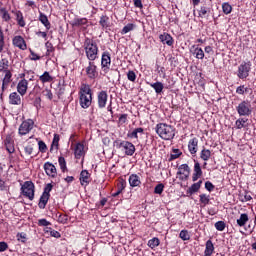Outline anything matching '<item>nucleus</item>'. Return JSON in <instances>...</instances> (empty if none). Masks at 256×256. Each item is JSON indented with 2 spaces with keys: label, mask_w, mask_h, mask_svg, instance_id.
<instances>
[{
  "label": "nucleus",
  "mask_w": 256,
  "mask_h": 256,
  "mask_svg": "<svg viewBox=\"0 0 256 256\" xmlns=\"http://www.w3.org/2000/svg\"><path fill=\"white\" fill-rule=\"evenodd\" d=\"M127 79H128V81L135 83V81H137V74H135V71L129 70L127 72Z\"/></svg>",
  "instance_id": "obj_50"
},
{
  "label": "nucleus",
  "mask_w": 256,
  "mask_h": 256,
  "mask_svg": "<svg viewBox=\"0 0 256 256\" xmlns=\"http://www.w3.org/2000/svg\"><path fill=\"white\" fill-rule=\"evenodd\" d=\"M179 237L182 239V241H189V239H191V235L189 234L188 230H181Z\"/></svg>",
  "instance_id": "obj_49"
},
{
  "label": "nucleus",
  "mask_w": 256,
  "mask_h": 256,
  "mask_svg": "<svg viewBox=\"0 0 256 256\" xmlns=\"http://www.w3.org/2000/svg\"><path fill=\"white\" fill-rule=\"evenodd\" d=\"M202 184H203L202 180L192 184L191 187L188 189V193H190V195H193V193H197V191L201 189Z\"/></svg>",
  "instance_id": "obj_37"
},
{
  "label": "nucleus",
  "mask_w": 256,
  "mask_h": 256,
  "mask_svg": "<svg viewBox=\"0 0 256 256\" xmlns=\"http://www.w3.org/2000/svg\"><path fill=\"white\" fill-rule=\"evenodd\" d=\"M222 10L224 15H230L231 11H233V6H231V4H229V2H224L222 4Z\"/></svg>",
  "instance_id": "obj_45"
},
{
  "label": "nucleus",
  "mask_w": 256,
  "mask_h": 256,
  "mask_svg": "<svg viewBox=\"0 0 256 256\" xmlns=\"http://www.w3.org/2000/svg\"><path fill=\"white\" fill-rule=\"evenodd\" d=\"M51 191H53V184H51V183L46 184V186L44 187L43 194L51 195Z\"/></svg>",
  "instance_id": "obj_61"
},
{
  "label": "nucleus",
  "mask_w": 256,
  "mask_h": 256,
  "mask_svg": "<svg viewBox=\"0 0 256 256\" xmlns=\"http://www.w3.org/2000/svg\"><path fill=\"white\" fill-rule=\"evenodd\" d=\"M39 21L42 23V25H44V27H46L47 31L51 29V22H49V18H47V15L42 12H40Z\"/></svg>",
  "instance_id": "obj_31"
},
{
  "label": "nucleus",
  "mask_w": 256,
  "mask_h": 256,
  "mask_svg": "<svg viewBox=\"0 0 256 256\" xmlns=\"http://www.w3.org/2000/svg\"><path fill=\"white\" fill-rule=\"evenodd\" d=\"M58 163H59L61 171L65 172V170L67 169V162L65 161V158L59 157Z\"/></svg>",
  "instance_id": "obj_52"
},
{
  "label": "nucleus",
  "mask_w": 256,
  "mask_h": 256,
  "mask_svg": "<svg viewBox=\"0 0 256 256\" xmlns=\"http://www.w3.org/2000/svg\"><path fill=\"white\" fill-rule=\"evenodd\" d=\"M183 153L179 149H173L170 154V161H175V159H179Z\"/></svg>",
  "instance_id": "obj_47"
},
{
  "label": "nucleus",
  "mask_w": 256,
  "mask_h": 256,
  "mask_svg": "<svg viewBox=\"0 0 256 256\" xmlns=\"http://www.w3.org/2000/svg\"><path fill=\"white\" fill-rule=\"evenodd\" d=\"M91 174H89V171L82 170L80 173V183L81 185L87 186L90 183Z\"/></svg>",
  "instance_id": "obj_24"
},
{
  "label": "nucleus",
  "mask_w": 256,
  "mask_h": 256,
  "mask_svg": "<svg viewBox=\"0 0 256 256\" xmlns=\"http://www.w3.org/2000/svg\"><path fill=\"white\" fill-rule=\"evenodd\" d=\"M0 73H11V70H9V60H7V58H2L0 60Z\"/></svg>",
  "instance_id": "obj_28"
},
{
  "label": "nucleus",
  "mask_w": 256,
  "mask_h": 256,
  "mask_svg": "<svg viewBox=\"0 0 256 256\" xmlns=\"http://www.w3.org/2000/svg\"><path fill=\"white\" fill-rule=\"evenodd\" d=\"M38 149L40 153H47V144H45L43 140H40L38 142Z\"/></svg>",
  "instance_id": "obj_54"
},
{
  "label": "nucleus",
  "mask_w": 256,
  "mask_h": 256,
  "mask_svg": "<svg viewBox=\"0 0 256 256\" xmlns=\"http://www.w3.org/2000/svg\"><path fill=\"white\" fill-rule=\"evenodd\" d=\"M247 91H249V89L247 87H245V85H241V86L237 87V89H236V93L238 95H245V93H247Z\"/></svg>",
  "instance_id": "obj_57"
},
{
  "label": "nucleus",
  "mask_w": 256,
  "mask_h": 256,
  "mask_svg": "<svg viewBox=\"0 0 256 256\" xmlns=\"http://www.w3.org/2000/svg\"><path fill=\"white\" fill-rule=\"evenodd\" d=\"M203 175V170H201V164L199 162H195L194 164V173L192 176V181H197Z\"/></svg>",
  "instance_id": "obj_23"
},
{
  "label": "nucleus",
  "mask_w": 256,
  "mask_h": 256,
  "mask_svg": "<svg viewBox=\"0 0 256 256\" xmlns=\"http://www.w3.org/2000/svg\"><path fill=\"white\" fill-rule=\"evenodd\" d=\"M143 128H135L132 132L127 134L130 139H139V135H143Z\"/></svg>",
  "instance_id": "obj_33"
},
{
  "label": "nucleus",
  "mask_w": 256,
  "mask_h": 256,
  "mask_svg": "<svg viewBox=\"0 0 256 256\" xmlns=\"http://www.w3.org/2000/svg\"><path fill=\"white\" fill-rule=\"evenodd\" d=\"M247 121H249V119L247 118H239L235 121V127L236 129H245V127H247Z\"/></svg>",
  "instance_id": "obj_36"
},
{
  "label": "nucleus",
  "mask_w": 256,
  "mask_h": 256,
  "mask_svg": "<svg viewBox=\"0 0 256 256\" xmlns=\"http://www.w3.org/2000/svg\"><path fill=\"white\" fill-rule=\"evenodd\" d=\"M101 68L104 73H109V69H111V54L107 51L102 53Z\"/></svg>",
  "instance_id": "obj_11"
},
{
  "label": "nucleus",
  "mask_w": 256,
  "mask_h": 256,
  "mask_svg": "<svg viewBox=\"0 0 256 256\" xmlns=\"http://www.w3.org/2000/svg\"><path fill=\"white\" fill-rule=\"evenodd\" d=\"M44 170L48 177H51L52 179H55V177H57V168L55 167V165H53V163L46 162L44 164Z\"/></svg>",
  "instance_id": "obj_18"
},
{
  "label": "nucleus",
  "mask_w": 256,
  "mask_h": 256,
  "mask_svg": "<svg viewBox=\"0 0 256 256\" xmlns=\"http://www.w3.org/2000/svg\"><path fill=\"white\" fill-rule=\"evenodd\" d=\"M16 89L19 95L24 97V95H27V90L29 89V81L27 79L19 80Z\"/></svg>",
  "instance_id": "obj_16"
},
{
  "label": "nucleus",
  "mask_w": 256,
  "mask_h": 256,
  "mask_svg": "<svg viewBox=\"0 0 256 256\" xmlns=\"http://www.w3.org/2000/svg\"><path fill=\"white\" fill-rule=\"evenodd\" d=\"M21 195L23 197H26V199H29L30 201H33L35 199V184L33 181H25L20 188Z\"/></svg>",
  "instance_id": "obj_5"
},
{
  "label": "nucleus",
  "mask_w": 256,
  "mask_h": 256,
  "mask_svg": "<svg viewBox=\"0 0 256 256\" xmlns=\"http://www.w3.org/2000/svg\"><path fill=\"white\" fill-rule=\"evenodd\" d=\"M56 217V221L58 223H62V225H65V223H67V221H69V217L65 214H61L60 212H57L55 214Z\"/></svg>",
  "instance_id": "obj_40"
},
{
  "label": "nucleus",
  "mask_w": 256,
  "mask_h": 256,
  "mask_svg": "<svg viewBox=\"0 0 256 256\" xmlns=\"http://www.w3.org/2000/svg\"><path fill=\"white\" fill-rule=\"evenodd\" d=\"M17 237V241H20L21 243H26L27 242V234L22 232V233H18L16 235Z\"/></svg>",
  "instance_id": "obj_55"
},
{
  "label": "nucleus",
  "mask_w": 256,
  "mask_h": 256,
  "mask_svg": "<svg viewBox=\"0 0 256 256\" xmlns=\"http://www.w3.org/2000/svg\"><path fill=\"white\" fill-rule=\"evenodd\" d=\"M79 103L82 109H89L91 103H93V90L89 84H81L80 90L78 92Z\"/></svg>",
  "instance_id": "obj_1"
},
{
  "label": "nucleus",
  "mask_w": 256,
  "mask_h": 256,
  "mask_svg": "<svg viewBox=\"0 0 256 256\" xmlns=\"http://www.w3.org/2000/svg\"><path fill=\"white\" fill-rule=\"evenodd\" d=\"M30 52V60L31 61H39L41 59V56H39L37 53H35L32 49H29Z\"/></svg>",
  "instance_id": "obj_62"
},
{
  "label": "nucleus",
  "mask_w": 256,
  "mask_h": 256,
  "mask_svg": "<svg viewBox=\"0 0 256 256\" xmlns=\"http://www.w3.org/2000/svg\"><path fill=\"white\" fill-rule=\"evenodd\" d=\"M211 9L207 6H201L198 10V15L201 17V19H204V17H207V13H210Z\"/></svg>",
  "instance_id": "obj_44"
},
{
  "label": "nucleus",
  "mask_w": 256,
  "mask_h": 256,
  "mask_svg": "<svg viewBox=\"0 0 256 256\" xmlns=\"http://www.w3.org/2000/svg\"><path fill=\"white\" fill-rule=\"evenodd\" d=\"M236 111L240 117H249L253 113V106L249 100H243L236 107Z\"/></svg>",
  "instance_id": "obj_6"
},
{
  "label": "nucleus",
  "mask_w": 256,
  "mask_h": 256,
  "mask_svg": "<svg viewBox=\"0 0 256 256\" xmlns=\"http://www.w3.org/2000/svg\"><path fill=\"white\" fill-rule=\"evenodd\" d=\"M86 75L89 77V79H95L99 73L97 72V65H95V62L89 61L88 67L86 68Z\"/></svg>",
  "instance_id": "obj_17"
},
{
  "label": "nucleus",
  "mask_w": 256,
  "mask_h": 256,
  "mask_svg": "<svg viewBox=\"0 0 256 256\" xmlns=\"http://www.w3.org/2000/svg\"><path fill=\"white\" fill-rule=\"evenodd\" d=\"M150 87H152V89H154L155 93H157V95L163 93V89L164 86L161 82H156V83H149Z\"/></svg>",
  "instance_id": "obj_35"
},
{
  "label": "nucleus",
  "mask_w": 256,
  "mask_h": 256,
  "mask_svg": "<svg viewBox=\"0 0 256 256\" xmlns=\"http://www.w3.org/2000/svg\"><path fill=\"white\" fill-rule=\"evenodd\" d=\"M9 104L10 105H21V94H19L17 92L10 93Z\"/></svg>",
  "instance_id": "obj_22"
},
{
  "label": "nucleus",
  "mask_w": 256,
  "mask_h": 256,
  "mask_svg": "<svg viewBox=\"0 0 256 256\" xmlns=\"http://www.w3.org/2000/svg\"><path fill=\"white\" fill-rule=\"evenodd\" d=\"M1 81H2V85H1L0 97L1 99H3V95H5V91L9 89V85H11V81H13V73L7 72L6 74H4V77Z\"/></svg>",
  "instance_id": "obj_9"
},
{
  "label": "nucleus",
  "mask_w": 256,
  "mask_h": 256,
  "mask_svg": "<svg viewBox=\"0 0 256 256\" xmlns=\"http://www.w3.org/2000/svg\"><path fill=\"white\" fill-rule=\"evenodd\" d=\"M0 15L6 23H9L11 21V14H9V11L5 8H0Z\"/></svg>",
  "instance_id": "obj_42"
},
{
  "label": "nucleus",
  "mask_w": 256,
  "mask_h": 256,
  "mask_svg": "<svg viewBox=\"0 0 256 256\" xmlns=\"http://www.w3.org/2000/svg\"><path fill=\"white\" fill-rule=\"evenodd\" d=\"M199 199H200L199 202L201 207H207V205L211 203V198L207 194H200Z\"/></svg>",
  "instance_id": "obj_32"
},
{
  "label": "nucleus",
  "mask_w": 256,
  "mask_h": 256,
  "mask_svg": "<svg viewBox=\"0 0 256 256\" xmlns=\"http://www.w3.org/2000/svg\"><path fill=\"white\" fill-rule=\"evenodd\" d=\"M60 136L59 134H54V138L52 141V147H55L56 149H59V141H60Z\"/></svg>",
  "instance_id": "obj_58"
},
{
  "label": "nucleus",
  "mask_w": 256,
  "mask_h": 256,
  "mask_svg": "<svg viewBox=\"0 0 256 256\" xmlns=\"http://www.w3.org/2000/svg\"><path fill=\"white\" fill-rule=\"evenodd\" d=\"M125 187H127V182L125 180H120L117 184V189L118 191H120L121 193H123Z\"/></svg>",
  "instance_id": "obj_56"
},
{
  "label": "nucleus",
  "mask_w": 256,
  "mask_h": 256,
  "mask_svg": "<svg viewBox=\"0 0 256 256\" xmlns=\"http://www.w3.org/2000/svg\"><path fill=\"white\" fill-rule=\"evenodd\" d=\"M177 175L179 176L180 181H187L189 175H191V168H189V165L187 164H182L178 167Z\"/></svg>",
  "instance_id": "obj_10"
},
{
  "label": "nucleus",
  "mask_w": 256,
  "mask_h": 256,
  "mask_svg": "<svg viewBox=\"0 0 256 256\" xmlns=\"http://www.w3.org/2000/svg\"><path fill=\"white\" fill-rule=\"evenodd\" d=\"M133 29H135V24L129 23L123 27V29L121 30V35H127V33L133 31Z\"/></svg>",
  "instance_id": "obj_46"
},
{
  "label": "nucleus",
  "mask_w": 256,
  "mask_h": 256,
  "mask_svg": "<svg viewBox=\"0 0 256 256\" xmlns=\"http://www.w3.org/2000/svg\"><path fill=\"white\" fill-rule=\"evenodd\" d=\"M238 227H245L247 223H249V214L242 213L240 214L239 218L236 220Z\"/></svg>",
  "instance_id": "obj_25"
},
{
  "label": "nucleus",
  "mask_w": 256,
  "mask_h": 256,
  "mask_svg": "<svg viewBox=\"0 0 256 256\" xmlns=\"http://www.w3.org/2000/svg\"><path fill=\"white\" fill-rule=\"evenodd\" d=\"M3 145L10 155L15 153V140L13 136L7 135L3 141Z\"/></svg>",
  "instance_id": "obj_13"
},
{
  "label": "nucleus",
  "mask_w": 256,
  "mask_h": 256,
  "mask_svg": "<svg viewBox=\"0 0 256 256\" xmlns=\"http://www.w3.org/2000/svg\"><path fill=\"white\" fill-rule=\"evenodd\" d=\"M51 225V222H49L47 219L42 218L38 220V226L39 227H49Z\"/></svg>",
  "instance_id": "obj_59"
},
{
  "label": "nucleus",
  "mask_w": 256,
  "mask_h": 256,
  "mask_svg": "<svg viewBox=\"0 0 256 256\" xmlns=\"http://www.w3.org/2000/svg\"><path fill=\"white\" fill-rule=\"evenodd\" d=\"M107 99H109V95L107 94V91L102 90L98 92L97 101H98L99 109H105V107H107Z\"/></svg>",
  "instance_id": "obj_15"
},
{
  "label": "nucleus",
  "mask_w": 256,
  "mask_h": 256,
  "mask_svg": "<svg viewBox=\"0 0 256 256\" xmlns=\"http://www.w3.org/2000/svg\"><path fill=\"white\" fill-rule=\"evenodd\" d=\"M99 25H101L102 29H107L111 27V24L109 23V18L107 15H103L100 17Z\"/></svg>",
  "instance_id": "obj_38"
},
{
  "label": "nucleus",
  "mask_w": 256,
  "mask_h": 256,
  "mask_svg": "<svg viewBox=\"0 0 256 256\" xmlns=\"http://www.w3.org/2000/svg\"><path fill=\"white\" fill-rule=\"evenodd\" d=\"M192 53L195 55L196 59H205V52L203 51L202 48H199V46L193 45L192 46Z\"/></svg>",
  "instance_id": "obj_27"
},
{
  "label": "nucleus",
  "mask_w": 256,
  "mask_h": 256,
  "mask_svg": "<svg viewBox=\"0 0 256 256\" xmlns=\"http://www.w3.org/2000/svg\"><path fill=\"white\" fill-rule=\"evenodd\" d=\"M5 48V34L3 33V28L0 27V53H3Z\"/></svg>",
  "instance_id": "obj_48"
},
{
  "label": "nucleus",
  "mask_w": 256,
  "mask_h": 256,
  "mask_svg": "<svg viewBox=\"0 0 256 256\" xmlns=\"http://www.w3.org/2000/svg\"><path fill=\"white\" fill-rule=\"evenodd\" d=\"M12 43L14 47H18V49H21L22 51L27 49V43H25V39H23L21 36H15Z\"/></svg>",
  "instance_id": "obj_20"
},
{
  "label": "nucleus",
  "mask_w": 256,
  "mask_h": 256,
  "mask_svg": "<svg viewBox=\"0 0 256 256\" xmlns=\"http://www.w3.org/2000/svg\"><path fill=\"white\" fill-rule=\"evenodd\" d=\"M87 150L85 149V144L83 142H78L74 146V157L75 159H81L85 157Z\"/></svg>",
  "instance_id": "obj_12"
},
{
  "label": "nucleus",
  "mask_w": 256,
  "mask_h": 256,
  "mask_svg": "<svg viewBox=\"0 0 256 256\" xmlns=\"http://www.w3.org/2000/svg\"><path fill=\"white\" fill-rule=\"evenodd\" d=\"M215 251V246L213 245V241H206V248L204 251V256H212Z\"/></svg>",
  "instance_id": "obj_30"
},
{
  "label": "nucleus",
  "mask_w": 256,
  "mask_h": 256,
  "mask_svg": "<svg viewBox=\"0 0 256 256\" xmlns=\"http://www.w3.org/2000/svg\"><path fill=\"white\" fill-rule=\"evenodd\" d=\"M34 127L35 121H33V119L24 120L18 128V133L21 137H23V135H29Z\"/></svg>",
  "instance_id": "obj_7"
},
{
  "label": "nucleus",
  "mask_w": 256,
  "mask_h": 256,
  "mask_svg": "<svg viewBox=\"0 0 256 256\" xmlns=\"http://www.w3.org/2000/svg\"><path fill=\"white\" fill-rule=\"evenodd\" d=\"M0 191H9V186L5 180L0 181Z\"/></svg>",
  "instance_id": "obj_63"
},
{
  "label": "nucleus",
  "mask_w": 256,
  "mask_h": 256,
  "mask_svg": "<svg viewBox=\"0 0 256 256\" xmlns=\"http://www.w3.org/2000/svg\"><path fill=\"white\" fill-rule=\"evenodd\" d=\"M130 187H139L141 185V178L137 174H131L129 176Z\"/></svg>",
  "instance_id": "obj_26"
},
{
  "label": "nucleus",
  "mask_w": 256,
  "mask_h": 256,
  "mask_svg": "<svg viewBox=\"0 0 256 256\" xmlns=\"http://www.w3.org/2000/svg\"><path fill=\"white\" fill-rule=\"evenodd\" d=\"M45 47L47 49L46 55H51V53H53V51H55V48H53V44L51 42H46Z\"/></svg>",
  "instance_id": "obj_60"
},
{
  "label": "nucleus",
  "mask_w": 256,
  "mask_h": 256,
  "mask_svg": "<svg viewBox=\"0 0 256 256\" xmlns=\"http://www.w3.org/2000/svg\"><path fill=\"white\" fill-rule=\"evenodd\" d=\"M251 72V62H242L238 67L237 77L239 79H247Z\"/></svg>",
  "instance_id": "obj_8"
},
{
  "label": "nucleus",
  "mask_w": 256,
  "mask_h": 256,
  "mask_svg": "<svg viewBox=\"0 0 256 256\" xmlns=\"http://www.w3.org/2000/svg\"><path fill=\"white\" fill-rule=\"evenodd\" d=\"M200 158L202 159V161H209V159H211V150L205 148L202 149L200 153Z\"/></svg>",
  "instance_id": "obj_43"
},
{
  "label": "nucleus",
  "mask_w": 256,
  "mask_h": 256,
  "mask_svg": "<svg viewBox=\"0 0 256 256\" xmlns=\"http://www.w3.org/2000/svg\"><path fill=\"white\" fill-rule=\"evenodd\" d=\"M43 93L50 101L53 99V92L50 89H45Z\"/></svg>",
  "instance_id": "obj_64"
},
{
  "label": "nucleus",
  "mask_w": 256,
  "mask_h": 256,
  "mask_svg": "<svg viewBox=\"0 0 256 256\" xmlns=\"http://www.w3.org/2000/svg\"><path fill=\"white\" fill-rule=\"evenodd\" d=\"M114 145L116 149H120L123 151V153H125V155H128L129 157H133V155H135V145L129 141L117 140L114 142Z\"/></svg>",
  "instance_id": "obj_4"
},
{
  "label": "nucleus",
  "mask_w": 256,
  "mask_h": 256,
  "mask_svg": "<svg viewBox=\"0 0 256 256\" xmlns=\"http://www.w3.org/2000/svg\"><path fill=\"white\" fill-rule=\"evenodd\" d=\"M39 80L41 83H51L53 81V76L49 72L45 71L40 77Z\"/></svg>",
  "instance_id": "obj_39"
},
{
  "label": "nucleus",
  "mask_w": 256,
  "mask_h": 256,
  "mask_svg": "<svg viewBox=\"0 0 256 256\" xmlns=\"http://www.w3.org/2000/svg\"><path fill=\"white\" fill-rule=\"evenodd\" d=\"M164 190H165V185L163 183H159L158 185L155 186L154 193L156 195H161Z\"/></svg>",
  "instance_id": "obj_51"
},
{
  "label": "nucleus",
  "mask_w": 256,
  "mask_h": 256,
  "mask_svg": "<svg viewBox=\"0 0 256 256\" xmlns=\"http://www.w3.org/2000/svg\"><path fill=\"white\" fill-rule=\"evenodd\" d=\"M155 131L158 137L164 141H171L172 139H175L176 129L173 125L167 123H158Z\"/></svg>",
  "instance_id": "obj_2"
},
{
  "label": "nucleus",
  "mask_w": 256,
  "mask_h": 256,
  "mask_svg": "<svg viewBox=\"0 0 256 256\" xmlns=\"http://www.w3.org/2000/svg\"><path fill=\"white\" fill-rule=\"evenodd\" d=\"M214 227L217 231H225L226 224L223 221H218L214 224Z\"/></svg>",
  "instance_id": "obj_53"
},
{
  "label": "nucleus",
  "mask_w": 256,
  "mask_h": 256,
  "mask_svg": "<svg viewBox=\"0 0 256 256\" xmlns=\"http://www.w3.org/2000/svg\"><path fill=\"white\" fill-rule=\"evenodd\" d=\"M84 50L89 61H95L99 58V46H97V42H95L93 39H85Z\"/></svg>",
  "instance_id": "obj_3"
},
{
  "label": "nucleus",
  "mask_w": 256,
  "mask_h": 256,
  "mask_svg": "<svg viewBox=\"0 0 256 256\" xmlns=\"http://www.w3.org/2000/svg\"><path fill=\"white\" fill-rule=\"evenodd\" d=\"M72 27H77L81 31H87L89 27V20L87 18H76L72 22Z\"/></svg>",
  "instance_id": "obj_14"
},
{
  "label": "nucleus",
  "mask_w": 256,
  "mask_h": 256,
  "mask_svg": "<svg viewBox=\"0 0 256 256\" xmlns=\"http://www.w3.org/2000/svg\"><path fill=\"white\" fill-rule=\"evenodd\" d=\"M15 15H16V21H17L19 27H25L26 23H25V18L23 17V12L16 11Z\"/></svg>",
  "instance_id": "obj_34"
},
{
  "label": "nucleus",
  "mask_w": 256,
  "mask_h": 256,
  "mask_svg": "<svg viewBox=\"0 0 256 256\" xmlns=\"http://www.w3.org/2000/svg\"><path fill=\"white\" fill-rule=\"evenodd\" d=\"M50 197H51V195L42 193L39 203H38L39 209H45V207H47V203H49Z\"/></svg>",
  "instance_id": "obj_29"
},
{
  "label": "nucleus",
  "mask_w": 256,
  "mask_h": 256,
  "mask_svg": "<svg viewBox=\"0 0 256 256\" xmlns=\"http://www.w3.org/2000/svg\"><path fill=\"white\" fill-rule=\"evenodd\" d=\"M159 39L163 45H168V47H173L175 40L171 34L164 32L163 34L159 35Z\"/></svg>",
  "instance_id": "obj_19"
},
{
  "label": "nucleus",
  "mask_w": 256,
  "mask_h": 256,
  "mask_svg": "<svg viewBox=\"0 0 256 256\" xmlns=\"http://www.w3.org/2000/svg\"><path fill=\"white\" fill-rule=\"evenodd\" d=\"M199 140L197 138H192L188 143V150L191 155H195L198 151Z\"/></svg>",
  "instance_id": "obj_21"
},
{
  "label": "nucleus",
  "mask_w": 256,
  "mask_h": 256,
  "mask_svg": "<svg viewBox=\"0 0 256 256\" xmlns=\"http://www.w3.org/2000/svg\"><path fill=\"white\" fill-rule=\"evenodd\" d=\"M147 245L150 247V249H155L161 245V240H159L157 237H154L148 241Z\"/></svg>",
  "instance_id": "obj_41"
}]
</instances>
